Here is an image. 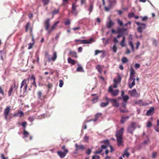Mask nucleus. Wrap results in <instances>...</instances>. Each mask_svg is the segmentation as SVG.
<instances>
[{
	"label": "nucleus",
	"mask_w": 159,
	"mask_h": 159,
	"mask_svg": "<svg viewBox=\"0 0 159 159\" xmlns=\"http://www.w3.org/2000/svg\"><path fill=\"white\" fill-rule=\"evenodd\" d=\"M67 61L68 63L72 65H74L76 63L75 60L72 59L70 57H68L67 59Z\"/></svg>",
	"instance_id": "obj_26"
},
{
	"label": "nucleus",
	"mask_w": 159,
	"mask_h": 159,
	"mask_svg": "<svg viewBox=\"0 0 159 159\" xmlns=\"http://www.w3.org/2000/svg\"><path fill=\"white\" fill-rule=\"evenodd\" d=\"M96 69L100 72H101L102 71V67L100 65H98L96 67Z\"/></svg>",
	"instance_id": "obj_36"
},
{
	"label": "nucleus",
	"mask_w": 159,
	"mask_h": 159,
	"mask_svg": "<svg viewBox=\"0 0 159 159\" xmlns=\"http://www.w3.org/2000/svg\"><path fill=\"white\" fill-rule=\"evenodd\" d=\"M102 52V51H100L98 50H97L95 51V55H96L99 53Z\"/></svg>",
	"instance_id": "obj_61"
},
{
	"label": "nucleus",
	"mask_w": 159,
	"mask_h": 159,
	"mask_svg": "<svg viewBox=\"0 0 159 159\" xmlns=\"http://www.w3.org/2000/svg\"><path fill=\"white\" fill-rule=\"evenodd\" d=\"M110 102L111 103L113 107H117L119 106V103L116 99L110 98Z\"/></svg>",
	"instance_id": "obj_13"
},
{
	"label": "nucleus",
	"mask_w": 159,
	"mask_h": 159,
	"mask_svg": "<svg viewBox=\"0 0 159 159\" xmlns=\"http://www.w3.org/2000/svg\"><path fill=\"white\" fill-rule=\"evenodd\" d=\"M103 149H104L103 148H102V147H101V148L99 149L98 150L96 151L94 153L95 154H98L100 153L102 151Z\"/></svg>",
	"instance_id": "obj_37"
},
{
	"label": "nucleus",
	"mask_w": 159,
	"mask_h": 159,
	"mask_svg": "<svg viewBox=\"0 0 159 159\" xmlns=\"http://www.w3.org/2000/svg\"><path fill=\"white\" fill-rule=\"evenodd\" d=\"M44 6L48 5L49 2V0H42Z\"/></svg>",
	"instance_id": "obj_45"
},
{
	"label": "nucleus",
	"mask_w": 159,
	"mask_h": 159,
	"mask_svg": "<svg viewBox=\"0 0 159 159\" xmlns=\"http://www.w3.org/2000/svg\"><path fill=\"white\" fill-rule=\"evenodd\" d=\"M27 122L25 121L23 122L21 124V125L23 127V130H25L26 125H27Z\"/></svg>",
	"instance_id": "obj_38"
},
{
	"label": "nucleus",
	"mask_w": 159,
	"mask_h": 159,
	"mask_svg": "<svg viewBox=\"0 0 159 159\" xmlns=\"http://www.w3.org/2000/svg\"><path fill=\"white\" fill-rule=\"evenodd\" d=\"M59 9H55L52 12L53 15H54L58 13L59 11Z\"/></svg>",
	"instance_id": "obj_42"
},
{
	"label": "nucleus",
	"mask_w": 159,
	"mask_h": 159,
	"mask_svg": "<svg viewBox=\"0 0 159 159\" xmlns=\"http://www.w3.org/2000/svg\"><path fill=\"white\" fill-rule=\"evenodd\" d=\"M129 45L130 46L131 49L133 52L134 51V45L133 43V42L131 41H129Z\"/></svg>",
	"instance_id": "obj_35"
},
{
	"label": "nucleus",
	"mask_w": 159,
	"mask_h": 159,
	"mask_svg": "<svg viewBox=\"0 0 159 159\" xmlns=\"http://www.w3.org/2000/svg\"><path fill=\"white\" fill-rule=\"evenodd\" d=\"M75 146L76 148L75 150L76 151H78L80 150L83 151L85 149V147L83 145H78V144L76 143L75 144Z\"/></svg>",
	"instance_id": "obj_19"
},
{
	"label": "nucleus",
	"mask_w": 159,
	"mask_h": 159,
	"mask_svg": "<svg viewBox=\"0 0 159 159\" xmlns=\"http://www.w3.org/2000/svg\"><path fill=\"white\" fill-rule=\"evenodd\" d=\"M135 68L136 69L139 68L140 67V65L138 63H136L135 64Z\"/></svg>",
	"instance_id": "obj_63"
},
{
	"label": "nucleus",
	"mask_w": 159,
	"mask_h": 159,
	"mask_svg": "<svg viewBox=\"0 0 159 159\" xmlns=\"http://www.w3.org/2000/svg\"><path fill=\"white\" fill-rule=\"evenodd\" d=\"M89 137L87 135H85L84 139V141L87 143L88 142Z\"/></svg>",
	"instance_id": "obj_41"
},
{
	"label": "nucleus",
	"mask_w": 159,
	"mask_h": 159,
	"mask_svg": "<svg viewBox=\"0 0 159 159\" xmlns=\"http://www.w3.org/2000/svg\"><path fill=\"white\" fill-rule=\"evenodd\" d=\"M101 143L104 144L101 146L102 148L104 149H106L107 146H109L110 145L109 141L108 139L103 140L101 141Z\"/></svg>",
	"instance_id": "obj_12"
},
{
	"label": "nucleus",
	"mask_w": 159,
	"mask_h": 159,
	"mask_svg": "<svg viewBox=\"0 0 159 159\" xmlns=\"http://www.w3.org/2000/svg\"><path fill=\"white\" fill-rule=\"evenodd\" d=\"M50 19L48 18L44 22V24L45 25V30H48L50 26Z\"/></svg>",
	"instance_id": "obj_22"
},
{
	"label": "nucleus",
	"mask_w": 159,
	"mask_h": 159,
	"mask_svg": "<svg viewBox=\"0 0 159 159\" xmlns=\"http://www.w3.org/2000/svg\"><path fill=\"white\" fill-rule=\"evenodd\" d=\"M4 55H5L4 51L3 50H0V57L2 61H4V58L3 57Z\"/></svg>",
	"instance_id": "obj_32"
},
{
	"label": "nucleus",
	"mask_w": 159,
	"mask_h": 159,
	"mask_svg": "<svg viewBox=\"0 0 159 159\" xmlns=\"http://www.w3.org/2000/svg\"><path fill=\"white\" fill-rule=\"evenodd\" d=\"M110 102V98L108 97L107 96L105 95L102 98V102L100 104V106L104 108L107 106Z\"/></svg>",
	"instance_id": "obj_7"
},
{
	"label": "nucleus",
	"mask_w": 159,
	"mask_h": 159,
	"mask_svg": "<svg viewBox=\"0 0 159 159\" xmlns=\"http://www.w3.org/2000/svg\"><path fill=\"white\" fill-rule=\"evenodd\" d=\"M76 5L74 3H73L72 4L71 10V12L72 14H77V13L76 11Z\"/></svg>",
	"instance_id": "obj_25"
},
{
	"label": "nucleus",
	"mask_w": 159,
	"mask_h": 159,
	"mask_svg": "<svg viewBox=\"0 0 159 159\" xmlns=\"http://www.w3.org/2000/svg\"><path fill=\"white\" fill-rule=\"evenodd\" d=\"M124 132L123 127L121 128L120 129L117 130L116 132V138L117 144L119 147L124 145L123 142V135Z\"/></svg>",
	"instance_id": "obj_2"
},
{
	"label": "nucleus",
	"mask_w": 159,
	"mask_h": 159,
	"mask_svg": "<svg viewBox=\"0 0 159 159\" xmlns=\"http://www.w3.org/2000/svg\"><path fill=\"white\" fill-rule=\"evenodd\" d=\"M77 70L78 71H83V68L81 66H79L77 69Z\"/></svg>",
	"instance_id": "obj_59"
},
{
	"label": "nucleus",
	"mask_w": 159,
	"mask_h": 159,
	"mask_svg": "<svg viewBox=\"0 0 159 159\" xmlns=\"http://www.w3.org/2000/svg\"><path fill=\"white\" fill-rule=\"evenodd\" d=\"M154 107H151L149 109L146 113V115L148 116H151L153 115L154 113Z\"/></svg>",
	"instance_id": "obj_21"
},
{
	"label": "nucleus",
	"mask_w": 159,
	"mask_h": 159,
	"mask_svg": "<svg viewBox=\"0 0 159 159\" xmlns=\"http://www.w3.org/2000/svg\"><path fill=\"white\" fill-rule=\"evenodd\" d=\"M87 128V125L84 123L82 127V129H86Z\"/></svg>",
	"instance_id": "obj_64"
},
{
	"label": "nucleus",
	"mask_w": 159,
	"mask_h": 159,
	"mask_svg": "<svg viewBox=\"0 0 159 159\" xmlns=\"http://www.w3.org/2000/svg\"><path fill=\"white\" fill-rule=\"evenodd\" d=\"M129 118V116H122L120 120V123L122 124H124Z\"/></svg>",
	"instance_id": "obj_24"
},
{
	"label": "nucleus",
	"mask_w": 159,
	"mask_h": 159,
	"mask_svg": "<svg viewBox=\"0 0 159 159\" xmlns=\"http://www.w3.org/2000/svg\"><path fill=\"white\" fill-rule=\"evenodd\" d=\"M94 42H95V40H94L93 39V38H89L88 40L86 39L81 40L80 43L82 44H90Z\"/></svg>",
	"instance_id": "obj_14"
},
{
	"label": "nucleus",
	"mask_w": 159,
	"mask_h": 159,
	"mask_svg": "<svg viewBox=\"0 0 159 159\" xmlns=\"http://www.w3.org/2000/svg\"><path fill=\"white\" fill-rule=\"evenodd\" d=\"M135 71L132 67L130 69V75L129 79L128 86L129 88L132 89L135 85Z\"/></svg>",
	"instance_id": "obj_3"
},
{
	"label": "nucleus",
	"mask_w": 159,
	"mask_h": 159,
	"mask_svg": "<svg viewBox=\"0 0 159 159\" xmlns=\"http://www.w3.org/2000/svg\"><path fill=\"white\" fill-rule=\"evenodd\" d=\"M128 93L129 94L131 97H138L139 96V94L137 92L136 89H134L131 90H129L128 91Z\"/></svg>",
	"instance_id": "obj_10"
},
{
	"label": "nucleus",
	"mask_w": 159,
	"mask_h": 159,
	"mask_svg": "<svg viewBox=\"0 0 159 159\" xmlns=\"http://www.w3.org/2000/svg\"><path fill=\"white\" fill-rule=\"evenodd\" d=\"M29 135V133L26 131V130L24 129L23 133V138L24 139H26V138L28 137Z\"/></svg>",
	"instance_id": "obj_29"
},
{
	"label": "nucleus",
	"mask_w": 159,
	"mask_h": 159,
	"mask_svg": "<svg viewBox=\"0 0 159 159\" xmlns=\"http://www.w3.org/2000/svg\"><path fill=\"white\" fill-rule=\"evenodd\" d=\"M94 6V3L93 2H91L89 7L87 8V10L89 11V15H90V13L92 12L93 10Z\"/></svg>",
	"instance_id": "obj_20"
},
{
	"label": "nucleus",
	"mask_w": 159,
	"mask_h": 159,
	"mask_svg": "<svg viewBox=\"0 0 159 159\" xmlns=\"http://www.w3.org/2000/svg\"><path fill=\"white\" fill-rule=\"evenodd\" d=\"M136 128V123L134 122H132L130 125L127 128V132L132 134L133 132L135 130Z\"/></svg>",
	"instance_id": "obj_8"
},
{
	"label": "nucleus",
	"mask_w": 159,
	"mask_h": 159,
	"mask_svg": "<svg viewBox=\"0 0 159 159\" xmlns=\"http://www.w3.org/2000/svg\"><path fill=\"white\" fill-rule=\"evenodd\" d=\"M29 83L31 84L30 87H34L35 88H36L37 86L35 82V78L34 75H32L28 79L27 84L26 83V80L25 79L23 80L21 82L20 88L21 89L22 87L24 86V93H26L27 92L28 85Z\"/></svg>",
	"instance_id": "obj_1"
},
{
	"label": "nucleus",
	"mask_w": 159,
	"mask_h": 159,
	"mask_svg": "<svg viewBox=\"0 0 159 159\" xmlns=\"http://www.w3.org/2000/svg\"><path fill=\"white\" fill-rule=\"evenodd\" d=\"M68 152V150H65L63 152H62L61 151H58L57 153L58 155L59 156V157L61 158H64L66 156Z\"/></svg>",
	"instance_id": "obj_11"
},
{
	"label": "nucleus",
	"mask_w": 159,
	"mask_h": 159,
	"mask_svg": "<svg viewBox=\"0 0 159 159\" xmlns=\"http://www.w3.org/2000/svg\"><path fill=\"white\" fill-rule=\"evenodd\" d=\"M129 155L130 154L129 152L126 151H125L123 155V157H124V156L125 155L127 157H129Z\"/></svg>",
	"instance_id": "obj_54"
},
{
	"label": "nucleus",
	"mask_w": 159,
	"mask_h": 159,
	"mask_svg": "<svg viewBox=\"0 0 159 159\" xmlns=\"http://www.w3.org/2000/svg\"><path fill=\"white\" fill-rule=\"evenodd\" d=\"M113 42L115 44H116L118 42V40L117 39V38L116 37L114 38Z\"/></svg>",
	"instance_id": "obj_57"
},
{
	"label": "nucleus",
	"mask_w": 159,
	"mask_h": 159,
	"mask_svg": "<svg viewBox=\"0 0 159 159\" xmlns=\"http://www.w3.org/2000/svg\"><path fill=\"white\" fill-rule=\"evenodd\" d=\"M135 104L140 106H146L149 104L147 102H143L142 99L137 100L135 102Z\"/></svg>",
	"instance_id": "obj_15"
},
{
	"label": "nucleus",
	"mask_w": 159,
	"mask_h": 159,
	"mask_svg": "<svg viewBox=\"0 0 159 159\" xmlns=\"http://www.w3.org/2000/svg\"><path fill=\"white\" fill-rule=\"evenodd\" d=\"M134 16V12H131L128 13V17L129 18H131Z\"/></svg>",
	"instance_id": "obj_40"
},
{
	"label": "nucleus",
	"mask_w": 159,
	"mask_h": 159,
	"mask_svg": "<svg viewBox=\"0 0 159 159\" xmlns=\"http://www.w3.org/2000/svg\"><path fill=\"white\" fill-rule=\"evenodd\" d=\"M117 33L118 34L116 37L117 39L120 38L123 35H128V29L127 28H120V27H118L117 29Z\"/></svg>",
	"instance_id": "obj_5"
},
{
	"label": "nucleus",
	"mask_w": 159,
	"mask_h": 159,
	"mask_svg": "<svg viewBox=\"0 0 159 159\" xmlns=\"http://www.w3.org/2000/svg\"><path fill=\"white\" fill-rule=\"evenodd\" d=\"M136 24L137 25H140L142 26H143V29H144L146 28V24L142 23H140L139 22H136Z\"/></svg>",
	"instance_id": "obj_34"
},
{
	"label": "nucleus",
	"mask_w": 159,
	"mask_h": 159,
	"mask_svg": "<svg viewBox=\"0 0 159 159\" xmlns=\"http://www.w3.org/2000/svg\"><path fill=\"white\" fill-rule=\"evenodd\" d=\"M18 83L14 81L13 84L11 85L10 88L8 91V96L10 97L12 93L17 91L18 87Z\"/></svg>",
	"instance_id": "obj_4"
},
{
	"label": "nucleus",
	"mask_w": 159,
	"mask_h": 159,
	"mask_svg": "<svg viewBox=\"0 0 159 159\" xmlns=\"http://www.w3.org/2000/svg\"><path fill=\"white\" fill-rule=\"evenodd\" d=\"M92 159H100V157L97 155H94L92 157Z\"/></svg>",
	"instance_id": "obj_52"
},
{
	"label": "nucleus",
	"mask_w": 159,
	"mask_h": 159,
	"mask_svg": "<svg viewBox=\"0 0 159 159\" xmlns=\"http://www.w3.org/2000/svg\"><path fill=\"white\" fill-rule=\"evenodd\" d=\"M121 80V76L119 75L117 78H115L114 80V83H116L119 84Z\"/></svg>",
	"instance_id": "obj_30"
},
{
	"label": "nucleus",
	"mask_w": 159,
	"mask_h": 159,
	"mask_svg": "<svg viewBox=\"0 0 159 159\" xmlns=\"http://www.w3.org/2000/svg\"><path fill=\"white\" fill-rule=\"evenodd\" d=\"M57 57V52H56L54 51L53 53L52 57L51 58L48 57V60L49 62H50L51 61H54L56 59Z\"/></svg>",
	"instance_id": "obj_17"
},
{
	"label": "nucleus",
	"mask_w": 159,
	"mask_h": 159,
	"mask_svg": "<svg viewBox=\"0 0 159 159\" xmlns=\"http://www.w3.org/2000/svg\"><path fill=\"white\" fill-rule=\"evenodd\" d=\"M18 113H19V116L20 117H21L24 116V113L22 111H18Z\"/></svg>",
	"instance_id": "obj_49"
},
{
	"label": "nucleus",
	"mask_w": 159,
	"mask_h": 159,
	"mask_svg": "<svg viewBox=\"0 0 159 159\" xmlns=\"http://www.w3.org/2000/svg\"><path fill=\"white\" fill-rule=\"evenodd\" d=\"M114 52L115 53L116 52V51L117 50V48L116 46V44H114L112 48Z\"/></svg>",
	"instance_id": "obj_48"
},
{
	"label": "nucleus",
	"mask_w": 159,
	"mask_h": 159,
	"mask_svg": "<svg viewBox=\"0 0 159 159\" xmlns=\"http://www.w3.org/2000/svg\"><path fill=\"white\" fill-rule=\"evenodd\" d=\"M11 107L10 106H7L3 112V115L5 119L7 120H10L12 118L10 114Z\"/></svg>",
	"instance_id": "obj_6"
},
{
	"label": "nucleus",
	"mask_w": 159,
	"mask_h": 159,
	"mask_svg": "<svg viewBox=\"0 0 159 159\" xmlns=\"http://www.w3.org/2000/svg\"><path fill=\"white\" fill-rule=\"evenodd\" d=\"M28 120L30 122H32L34 121V119L33 116H30L28 118Z\"/></svg>",
	"instance_id": "obj_62"
},
{
	"label": "nucleus",
	"mask_w": 159,
	"mask_h": 159,
	"mask_svg": "<svg viewBox=\"0 0 159 159\" xmlns=\"http://www.w3.org/2000/svg\"><path fill=\"white\" fill-rule=\"evenodd\" d=\"M70 20L69 18L66 19L64 22V24L66 25H70Z\"/></svg>",
	"instance_id": "obj_33"
},
{
	"label": "nucleus",
	"mask_w": 159,
	"mask_h": 159,
	"mask_svg": "<svg viewBox=\"0 0 159 159\" xmlns=\"http://www.w3.org/2000/svg\"><path fill=\"white\" fill-rule=\"evenodd\" d=\"M121 96L122 98L123 102H124L126 103L129 99V97L127 95H124V91L123 90L121 91Z\"/></svg>",
	"instance_id": "obj_18"
},
{
	"label": "nucleus",
	"mask_w": 159,
	"mask_h": 159,
	"mask_svg": "<svg viewBox=\"0 0 159 159\" xmlns=\"http://www.w3.org/2000/svg\"><path fill=\"white\" fill-rule=\"evenodd\" d=\"M109 21H107L106 23V26L109 28H111L114 25V22L112 21L110 17H108Z\"/></svg>",
	"instance_id": "obj_16"
},
{
	"label": "nucleus",
	"mask_w": 159,
	"mask_h": 159,
	"mask_svg": "<svg viewBox=\"0 0 159 159\" xmlns=\"http://www.w3.org/2000/svg\"><path fill=\"white\" fill-rule=\"evenodd\" d=\"M143 26H139L137 28L138 31L140 33H141L142 32Z\"/></svg>",
	"instance_id": "obj_51"
},
{
	"label": "nucleus",
	"mask_w": 159,
	"mask_h": 159,
	"mask_svg": "<svg viewBox=\"0 0 159 159\" xmlns=\"http://www.w3.org/2000/svg\"><path fill=\"white\" fill-rule=\"evenodd\" d=\"M125 36H123L122 37V39L121 40L120 43V44L121 47H123L125 46Z\"/></svg>",
	"instance_id": "obj_31"
},
{
	"label": "nucleus",
	"mask_w": 159,
	"mask_h": 159,
	"mask_svg": "<svg viewBox=\"0 0 159 159\" xmlns=\"http://www.w3.org/2000/svg\"><path fill=\"white\" fill-rule=\"evenodd\" d=\"M64 84V82L62 80H59V86L60 87H62Z\"/></svg>",
	"instance_id": "obj_55"
},
{
	"label": "nucleus",
	"mask_w": 159,
	"mask_h": 159,
	"mask_svg": "<svg viewBox=\"0 0 159 159\" xmlns=\"http://www.w3.org/2000/svg\"><path fill=\"white\" fill-rule=\"evenodd\" d=\"M117 21L119 25L121 26L123 25V23L122 20H120L119 19H118L117 20Z\"/></svg>",
	"instance_id": "obj_47"
},
{
	"label": "nucleus",
	"mask_w": 159,
	"mask_h": 159,
	"mask_svg": "<svg viewBox=\"0 0 159 159\" xmlns=\"http://www.w3.org/2000/svg\"><path fill=\"white\" fill-rule=\"evenodd\" d=\"M37 95L39 100L41 101L43 103L45 102V99L47 98V95H43L40 91L38 92Z\"/></svg>",
	"instance_id": "obj_9"
},
{
	"label": "nucleus",
	"mask_w": 159,
	"mask_h": 159,
	"mask_svg": "<svg viewBox=\"0 0 159 159\" xmlns=\"http://www.w3.org/2000/svg\"><path fill=\"white\" fill-rule=\"evenodd\" d=\"M80 29V27H77L73 28H72V30H74V31H76V30H79Z\"/></svg>",
	"instance_id": "obj_60"
},
{
	"label": "nucleus",
	"mask_w": 159,
	"mask_h": 159,
	"mask_svg": "<svg viewBox=\"0 0 159 159\" xmlns=\"http://www.w3.org/2000/svg\"><path fill=\"white\" fill-rule=\"evenodd\" d=\"M122 61L123 63H125L128 61V60L126 57H123L122 58Z\"/></svg>",
	"instance_id": "obj_39"
},
{
	"label": "nucleus",
	"mask_w": 159,
	"mask_h": 159,
	"mask_svg": "<svg viewBox=\"0 0 159 159\" xmlns=\"http://www.w3.org/2000/svg\"><path fill=\"white\" fill-rule=\"evenodd\" d=\"M92 152V150L90 148H88L86 152V153L88 155H89Z\"/></svg>",
	"instance_id": "obj_56"
},
{
	"label": "nucleus",
	"mask_w": 159,
	"mask_h": 159,
	"mask_svg": "<svg viewBox=\"0 0 159 159\" xmlns=\"http://www.w3.org/2000/svg\"><path fill=\"white\" fill-rule=\"evenodd\" d=\"M60 23V21H57V22H55L53 26H52L51 28L53 30L55 29V27L57 25Z\"/></svg>",
	"instance_id": "obj_43"
},
{
	"label": "nucleus",
	"mask_w": 159,
	"mask_h": 159,
	"mask_svg": "<svg viewBox=\"0 0 159 159\" xmlns=\"http://www.w3.org/2000/svg\"><path fill=\"white\" fill-rule=\"evenodd\" d=\"M69 54L73 58H76L77 57V53L75 51H70L69 52Z\"/></svg>",
	"instance_id": "obj_28"
},
{
	"label": "nucleus",
	"mask_w": 159,
	"mask_h": 159,
	"mask_svg": "<svg viewBox=\"0 0 159 159\" xmlns=\"http://www.w3.org/2000/svg\"><path fill=\"white\" fill-rule=\"evenodd\" d=\"M1 157L2 159H8V157H5L3 154L2 153L1 154Z\"/></svg>",
	"instance_id": "obj_58"
},
{
	"label": "nucleus",
	"mask_w": 159,
	"mask_h": 159,
	"mask_svg": "<svg viewBox=\"0 0 159 159\" xmlns=\"http://www.w3.org/2000/svg\"><path fill=\"white\" fill-rule=\"evenodd\" d=\"M34 43H30L28 44V49H31L33 46H34Z\"/></svg>",
	"instance_id": "obj_44"
},
{
	"label": "nucleus",
	"mask_w": 159,
	"mask_h": 159,
	"mask_svg": "<svg viewBox=\"0 0 159 159\" xmlns=\"http://www.w3.org/2000/svg\"><path fill=\"white\" fill-rule=\"evenodd\" d=\"M92 96H95V97L93 98L91 100V102L93 103H94L97 102L98 101V97L96 94H91Z\"/></svg>",
	"instance_id": "obj_23"
},
{
	"label": "nucleus",
	"mask_w": 159,
	"mask_h": 159,
	"mask_svg": "<svg viewBox=\"0 0 159 159\" xmlns=\"http://www.w3.org/2000/svg\"><path fill=\"white\" fill-rule=\"evenodd\" d=\"M152 126V124L150 121H148L147 123L146 127L147 128H149Z\"/></svg>",
	"instance_id": "obj_46"
},
{
	"label": "nucleus",
	"mask_w": 159,
	"mask_h": 159,
	"mask_svg": "<svg viewBox=\"0 0 159 159\" xmlns=\"http://www.w3.org/2000/svg\"><path fill=\"white\" fill-rule=\"evenodd\" d=\"M62 0V5L63 6H65L66 4L68 3V0Z\"/></svg>",
	"instance_id": "obj_53"
},
{
	"label": "nucleus",
	"mask_w": 159,
	"mask_h": 159,
	"mask_svg": "<svg viewBox=\"0 0 159 159\" xmlns=\"http://www.w3.org/2000/svg\"><path fill=\"white\" fill-rule=\"evenodd\" d=\"M157 152H153L152 154V158H154L157 157Z\"/></svg>",
	"instance_id": "obj_50"
},
{
	"label": "nucleus",
	"mask_w": 159,
	"mask_h": 159,
	"mask_svg": "<svg viewBox=\"0 0 159 159\" xmlns=\"http://www.w3.org/2000/svg\"><path fill=\"white\" fill-rule=\"evenodd\" d=\"M119 91L118 89L113 90L110 93L112 97H115L119 93Z\"/></svg>",
	"instance_id": "obj_27"
}]
</instances>
